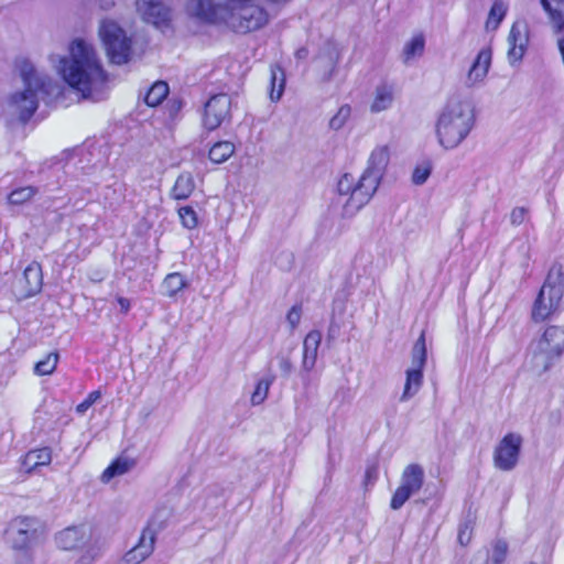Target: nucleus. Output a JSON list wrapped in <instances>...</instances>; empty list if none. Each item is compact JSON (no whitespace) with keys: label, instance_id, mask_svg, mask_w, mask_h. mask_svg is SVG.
<instances>
[{"label":"nucleus","instance_id":"obj_1","mask_svg":"<svg viewBox=\"0 0 564 564\" xmlns=\"http://www.w3.org/2000/svg\"><path fill=\"white\" fill-rule=\"evenodd\" d=\"M58 63L56 68L65 83L79 91L84 98L102 100L108 89V75L91 44L83 39L74 40L69 45V56L51 57Z\"/></svg>","mask_w":564,"mask_h":564},{"label":"nucleus","instance_id":"obj_2","mask_svg":"<svg viewBox=\"0 0 564 564\" xmlns=\"http://www.w3.org/2000/svg\"><path fill=\"white\" fill-rule=\"evenodd\" d=\"M390 161L388 145H379L372 150L368 166L358 181L351 174H344L337 184L338 203L343 205L345 216H352L369 203L386 172Z\"/></svg>","mask_w":564,"mask_h":564},{"label":"nucleus","instance_id":"obj_3","mask_svg":"<svg viewBox=\"0 0 564 564\" xmlns=\"http://www.w3.org/2000/svg\"><path fill=\"white\" fill-rule=\"evenodd\" d=\"M15 69L24 87L9 96L7 111L26 123L39 108L40 98L58 93V86L46 74L37 70L28 58H18Z\"/></svg>","mask_w":564,"mask_h":564},{"label":"nucleus","instance_id":"obj_4","mask_svg":"<svg viewBox=\"0 0 564 564\" xmlns=\"http://www.w3.org/2000/svg\"><path fill=\"white\" fill-rule=\"evenodd\" d=\"M475 124V112L468 101L449 100L436 122L438 143L446 150L457 148L470 133Z\"/></svg>","mask_w":564,"mask_h":564},{"label":"nucleus","instance_id":"obj_5","mask_svg":"<svg viewBox=\"0 0 564 564\" xmlns=\"http://www.w3.org/2000/svg\"><path fill=\"white\" fill-rule=\"evenodd\" d=\"M230 8L229 29L236 33H248L264 26L269 21L262 0H226Z\"/></svg>","mask_w":564,"mask_h":564},{"label":"nucleus","instance_id":"obj_6","mask_svg":"<svg viewBox=\"0 0 564 564\" xmlns=\"http://www.w3.org/2000/svg\"><path fill=\"white\" fill-rule=\"evenodd\" d=\"M55 542L59 549L66 551L86 546L76 564H93L102 553V545L99 541H93V529L88 524L65 528L55 535Z\"/></svg>","mask_w":564,"mask_h":564},{"label":"nucleus","instance_id":"obj_7","mask_svg":"<svg viewBox=\"0 0 564 564\" xmlns=\"http://www.w3.org/2000/svg\"><path fill=\"white\" fill-rule=\"evenodd\" d=\"M40 521L34 517H18L13 519L7 529L8 541L18 552V564H31V545L36 540Z\"/></svg>","mask_w":564,"mask_h":564},{"label":"nucleus","instance_id":"obj_8","mask_svg":"<svg viewBox=\"0 0 564 564\" xmlns=\"http://www.w3.org/2000/svg\"><path fill=\"white\" fill-rule=\"evenodd\" d=\"M170 517L171 511L167 508L158 509L148 527L142 531L138 544L123 555L121 564H140L143 562L153 552L158 530L164 527Z\"/></svg>","mask_w":564,"mask_h":564},{"label":"nucleus","instance_id":"obj_9","mask_svg":"<svg viewBox=\"0 0 564 564\" xmlns=\"http://www.w3.org/2000/svg\"><path fill=\"white\" fill-rule=\"evenodd\" d=\"M99 36L111 63L126 64L131 55V40L113 21L105 20L99 28Z\"/></svg>","mask_w":564,"mask_h":564},{"label":"nucleus","instance_id":"obj_10","mask_svg":"<svg viewBox=\"0 0 564 564\" xmlns=\"http://www.w3.org/2000/svg\"><path fill=\"white\" fill-rule=\"evenodd\" d=\"M534 362L546 371L564 351V327L550 326L532 346Z\"/></svg>","mask_w":564,"mask_h":564},{"label":"nucleus","instance_id":"obj_11","mask_svg":"<svg viewBox=\"0 0 564 564\" xmlns=\"http://www.w3.org/2000/svg\"><path fill=\"white\" fill-rule=\"evenodd\" d=\"M563 294L564 285L560 274L553 278L550 273L533 304L532 319L538 323L549 318L558 308Z\"/></svg>","mask_w":564,"mask_h":564},{"label":"nucleus","instance_id":"obj_12","mask_svg":"<svg viewBox=\"0 0 564 564\" xmlns=\"http://www.w3.org/2000/svg\"><path fill=\"white\" fill-rule=\"evenodd\" d=\"M186 13L206 24H226L229 28L230 8L226 0H187Z\"/></svg>","mask_w":564,"mask_h":564},{"label":"nucleus","instance_id":"obj_13","mask_svg":"<svg viewBox=\"0 0 564 564\" xmlns=\"http://www.w3.org/2000/svg\"><path fill=\"white\" fill-rule=\"evenodd\" d=\"M424 480L425 471L420 464L412 463L405 466L400 477V484L392 495L391 509H401L412 496L422 489Z\"/></svg>","mask_w":564,"mask_h":564},{"label":"nucleus","instance_id":"obj_14","mask_svg":"<svg viewBox=\"0 0 564 564\" xmlns=\"http://www.w3.org/2000/svg\"><path fill=\"white\" fill-rule=\"evenodd\" d=\"M523 438L518 433L506 434L494 451V465L502 471L513 470L519 462Z\"/></svg>","mask_w":564,"mask_h":564},{"label":"nucleus","instance_id":"obj_15","mask_svg":"<svg viewBox=\"0 0 564 564\" xmlns=\"http://www.w3.org/2000/svg\"><path fill=\"white\" fill-rule=\"evenodd\" d=\"M231 98L229 95L217 94L212 96L205 104L204 127L209 131L220 127L229 118Z\"/></svg>","mask_w":564,"mask_h":564},{"label":"nucleus","instance_id":"obj_16","mask_svg":"<svg viewBox=\"0 0 564 564\" xmlns=\"http://www.w3.org/2000/svg\"><path fill=\"white\" fill-rule=\"evenodd\" d=\"M137 9L145 22L156 28L169 26L171 9L160 0H137Z\"/></svg>","mask_w":564,"mask_h":564},{"label":"nucleus","instance_id":"obj_17","mask_svg":"<svg viewBox=\"0 0 564 564\" xmlns=\"http://www.w3.org/2000/svg\"><path fill=\"white\" fill-rule=\"evenodd\" d=\"M529 43L528 28L523 22L513 23L510 33L508 35V59L511 65L519 63Z\"/></svg>","mask_w":564,"mask_h":564},{"label":"nucleus","instance_id":"obj_18","mask_svg":"<svg viewBox=\"0 0 564 564\" xmlns=\"http://www.w3.org/2000/svg\"><path fill=\"white\" fill-rule=\"evenodd\" d=\"M491 55L489 47H484L478 52L465 79L467 87H475L485 80L491 65Z\"/></svg>","mask_w":564,"mask_h":564},{"label":"nucleus","instance_id":"obj_19","mask_svg":"<svg viewBox=\"0 0 564 564\" xmlns=\"http://www.w3.org/2000/svg\"><path fill=\"white\" fill-rule=\"evenodd\" d=\"M395 87L393 83L381 82L379 83L372 93V100L370 102V111L372 113H379L390 109L394 101Z\"/></svg>","mask_w":564,"mask_h":564},{"label":"nucleus","instance_id":"obj_20","mask_svg":"<svg viewBox=\"0 0 564 564\" xmlns=\"http://www.w3.org/2000/svg\"><path fill=\"white\" fill-rule=\"evenodd\" d=\"M23 283L24 296L30 297L39 293L43 285V275L41 264L36 261L31 262L23 271L20 280Z\"/></svg>","mask_w":564,"mask_h":564},{"label":"nucleus","instance_id":"obj_21","mask_svg":"<svg viewBox=\"0 0 564 564\" xmlns=\"http://www.w3.org/2000/svg\"><path fill=\"white\" fill-rule=\"evenodd\" d=\"M322 341V334L318 330L310 332L303 341V360L302 368L305 371H311L317 359V351Z\"/></svg>","mask_w":564,"mask_h":564},{"label":"nucleus","instance_id":"obj_22","mask_svg":"<svg viewBox=\"0 0 564 564\" xmlns=\"http://www.w3.org/2000/svg\"><path fill=\"white\" fill-rule=\"evenodd\" d=\"M52 462V449L41 447L29 451L21 459V468L30 474L39 467L47 466Z\"/></svg>","mask_w":564,"mask_h":564},{"label":"nucleus","instance_id":"obj_23","mask_svg":"<svg viewBox=\"0 0 564 564\" xmlns=\"http://www.w3.org/2000/svg\"><path fill=\"white\" fill-rule=\"evenodd\" d=\"M189 285V281L180 272L169 273L162 284L161 292L169 299H176L177 295Z\"/></svg>","mask_w":564,"mask_h":564},{"label":"nucleus","instance_id":"obj_24","mask_svg":"<svg viewBox=\"0 0 564 564\" xmlns=\"http://www.w3.org/2000/svg\"><path fill=\"white\" fill-rule=\"evenodd\" d=\"M423 386V370L409 368L405 371V383L400 402H406L419 393Z\"/></svg>","mask_w":564,"mask_h":564},{"label":"nucleus","instance_id":"obj_25","mask_svg":"<svg viewBox=\"0 0 564 564\" xmlns=\"http://www.w3.org/2000/svg\"><path fill=\"white\" fill-rule=\"evenodd\" d=\"M195 189V181L189 172H183L176 178L171 195L174 199H187Z\"/></svg>","mask_w":564,"mask_h":564},{"label":"nucleus","instance_id":"obj_26","mask_svg":"<svg viewBox=\"0 0 564 564\" xmlns=\"http://www.w3.org/2000/svg\"><path fill=\"white\" fill-rule=\"evenodd\" d=\"M425 47V39L423 34L414 35L409 42L404 44L402 51V61L404 64H410L413 59L420 57Z\"/></svg>","mask_w":564,"mask_h":564},{"label":"nucleus","instance_id":"obj_27","mask_svg":"<svg viewBox=\"0 0 564 564\" xmlns=\"http://www.w3.org/2000/svg\"><path fill=\"white\" fill-rule=\"evenodd\" d=\"M285 88V74L284 70L280 66L271 67V78H270V99L272 101H278L283 95Z\"/></svg>","mask_w":564,"mask_h":564},{"label":"nucleus","instance_id":"obj_28","mask_svg":"<svg viewBox=\"0 0 564 564\" xmlns=\"http://www.w3.org/2000/svg\"><path fill=\"white\" fill-rule=\"evenodd\" d=\"M235 144L230 141L216 142L209 150V160L220 164L226 162L235 153Z\"/></svg>","mask_w":564,"mask_h":564},{"label":"nucleus","instance_id":"obj_29","mask_svg":"<svg viewBox=\"0 0 564 564\" xmlns=\"http://www.w3.org/2000/svg\"><path fill=\"white\" fill-rule=\"evenodd\" d=\"M426 365V344H425V334L421 333L420 337L413 345L411 351V367L412 369L424 370Z\"/></svg>","mask_w":564,"mask_h":564},{"label":"nucleus","instance_id":"obj_30","mask_svg":"<svg viewBox=\"0 0 564 564\" xmlns=\"http://www.w3.org/2000/svg\"><path fill=\"white\" fill-rule=\"evenodd\" d=\"M169 90V85L165 82L154 83L144 96L145 104L150 107L160 105L167 97Z\"/></svg>","mask_w":564,"mask_h":564},{"label":"nucleus","instance_id":"obj_31","mask_svg":"<svg viewBox=\"0 0 564 564\" xmlns=\"http://www.w3.org/2000/svg\"><path fill=\"white\" fill-rule=\"evenodd\" d=\"M543 9L558 28L564 26V0H541Z\"/></svg>","mask_w":564,"mask_h":564},{"label":"nucleus","instance_id":"obj_32","mask_svg":"<svg viewBox=\"0 0 564 564\" xmlns=\"http://www.w3.org/2000/svg\"><path fill=\"white\" fill-rule=\"evenodd\" d=\"M126 185L121 182H115L107 186L104 192V198L110 207L120 205L124 199Z\"/></svg>","mask_w":564,"mask_h":564},{"label":"nucleus","instance_id":"obj_33","mask_svg":"<svg viewBox=\"0 0 564 564\" xmlns=\"http://www.w3.org/2000/svg\"><path fill=\"white\" fill-rule=\"evenodd\" d=\"M131 467V464L126 458H118L112 462L102 473L101 480L104 482L110 481L113 477L126 474Z\"/></svg>","mask_w":564,"mask_h":564},{"label":"nucleus","instance_id":"obj_34","mask_svg":"<svg viewBox=\"0 0 564 564\" xmlns=\"http://www.w3.org/2000/svg\"><path fill=\"white\" fill-rule=\"evenodd\" d=\"M507 4L503 1L497 0L490 8L488 19L486 22L487 29H497L507 13Z\"/></svg>","mask_w":564,"mask_h":564},{"label":"nucleus","instance_id":"obj_35","mask_svg":"<svg viewBox=\"0 0 564 564\" xmlns=\"http://www.w3.org/2000/svg\"><path fill=\"white\" fill-rule=\"evenodd\" d=\"M57 362H58V354L50 352L45 356L44 359H42L35 364L34 372L37 376L51 375L56 369Z\"/></svg>","mask_w":564,"mask_h":564},{"label":"nucleus","instance_id":"obj_36","mask_svg":"<svg viewBox=\"0 0 564 564\" xmlns=\"http://www.w3.org/2000/svg\"><path fill=\"white\" fill-rule=\"evenodd\" d=\"M36 193L33 186L19 187L9 194V203L12 205H21L30 200Z\"/></svg>","mask_w":564,"mask_h":564},{"label":"nucleus","instance_id":"obj_37","mask_svg":"<svg viewBox=\"0 0 564 564\" xmlns=\"http://www.w3.org/2000/svg\"><path fill=\"white\" fill-rule=\"evenodd\" d=\"M351 108L348 105H343L339 107L337 112L329 120V128L333 130L341 129L347 120L350 118Z\"/></svg>","mask_w":564,"mask_h":564},{"label":"nucleus","instance_id":"obj_38","mask_svg":"<svg viewBox=\"0 0 564 564\" xmlns=\"http://www.w3.org/2000/svg\"><path fill=\"white\" fill-rule=\"evenodd\" d=\"M178 216L182 225L187 229L197 227L198 219L196 212L191 206H183L178 209Z\"/></svg>","mask_w":564,"mask_h":564},{"label":"nucleus","instance_id":"obj_39","mask_svg":"<svg viewBox=\"0 0 564 564\" xmlns=\"http://www.w3.org/2000/svg\"><path fill=\"white\" fill-rule=\"evenodd\" d=\"M270 384H271V380H268V379H260L258 381L256 389L251 395V403L253 405H259L265 400L268 392H269Z\"/></svg>","mask_w":564,"mask_h":564},{"label":"nucleus","instance_id":"obj_40","mask_svg":"<svg viewBox=\"0 0 564 564\" xmlns=\"http://www.w3.org/2000/svg\"><path fill=\"white\" fill-rule=\"evenodd\" d=\"M432 166L430 162H424L417 165L413 172L412 181L416 185L424 184L431 175Z\"/></svg>","mask_w":564,"mask_h":564},{"label":"nucleus","instance_id":"obj_41","mask_svg":"<svg viewBox=\"0 0 564 564\" xmlns=\"http://www.w3.org/2000/svg\"><path fill=\"white\" fill-rule=\"evenodd\" d=\"M508 552V544L505 541L498 540L492 549L491 561L494 564H502L506 560Z\"/></svg>","mask_w":564,"mask_h":564},{"label":"nucleus","instance_id":"obj_42","mask_svg":"<svg viewBox=\"0 0 564 564\" xmlns=\"http://www.w3.org/2000/svg\"><path fill=\"white\" fill-rule=\"evenodd\" d=\"M100 398L101 393L99 390L91 391L86 399L76 406V412L84 415Z\"/></svg>","mask_w":564,"mask_h":564},{"label":"nucleus","instance_id":"obj_43","mask_svg":"<svg viewBox=\"0 0 564 564\" xmlns=\"http://www.w3.org/2000/svg\"><path fill=\"white\" fill-rule=\"evenodd\" d=\"M302 316V310L299 305H294L291 307L286 315V321L290 324L291 329H295L297 325L300 324Z\"/></svg>","mask_w":564,"mask_h":564},{"label":"nucleus","instance_id":"obj_44","mask_svg":"<svg viewBox=\"0 0 564 564\" xmlns=\"http://www.w3.org/2000/svg\"><path fill=\"white\" fill-rule=\"evenodd\" d=\"M279 369L283 376H289L292 372L293 365L288 356L279 355Z\"/></svg>","mask_w":564,"mask_h":564},{"label":"nucleus","instance_id":"obj_45","mask_svg":"<svg viewBox=\"0 0 564 564\" xmlns=\"http://www.w3.org/2000/svg\"><path fill=\"white\" fill-rule=\"evenodd\" d=\"M527 215V209L524 207H517L511 213V223L513 225H520L523 223Z\"/></svg>","mask_w":564,"mask_h":564},{"label":"nucleus","instance_id":"obj_46","mask_svg":"<svg viewBox=\"0 0 564 564\" xmlns=\"http://www.w3.org/2000/svg\"><path fill=\"white\" fill-rule=\"evenodd\" d=\"M469 541H470V533L468 532L467 525L465 528L460 527L459 532H458V542L462 545H466V544H468Z\"/></svg>","mask_w":564,"mask_h":564},{"label":"nucleus","instance_id":"obj_47","mask_svg":"<svg viewBox=\"0 0 564 564\" xmlns=\"http://www.w3.org/2000/svg\"><path fill=\"white\" fill-rule=\"evenodd\" d=\"M117 303L120 306L121 313H123V314L128 313L130 311V308H131L130 300L126 299L123 296H118L117 297Z\"/></svg>","mask_w":564,"mask_h":564},{"label":"nucleus","instance_id":"obj_48","mask_svg":"<svg viewBox=\"0 0 564 564\" xmlns=\"http://www.w3.org/2000/svg\"><path fill=\"white\" fill-rule=\"evenodd\" d=\"M115 6V0H100V7L105 10Z\"/></svg>","mask_w":564,"mask_h":564},{"label":"nucleus","instance_id":"obj_49","mask_svg":"<svg viewBox=\"0 0 564 564\" xmlns=\"http://www.w3.org/2000/svg\"><path fill=\"white\" fill-rule=\"evenodd\" d=\"M174 106L176 107V109H180L181 108V102L180 101H174Z\"/></svg>","mask_w":564,"mask_h":564},{"label":"nucleus","instance_id":"obj_50","mask_svg":"<svg viewBox=\"0 0 564 564\" xmlns=\"http://www.w3.org/2000/svg\"><path fill=\"white\" fill-rule=\"evenodd\" d=\"M337 59H338V55H336V58H335V59L332 57V64H333V66L336 64Z\"/></svg>","mask_w":564,"mask_h":564},{"label":"nucleus","instance_id":"obj_51","mask_svg":"<svg viewBox=\"0 0 564 564\" xmlns=\"http://www.w3.org/2000/svg\"><path fill=\"white\" fill-rule=\"evenodd\" d=\"M297 55H299V56H303L302 51H297Z\"/></svg>","mask_w":564,"mask_h":564},{"label":"nucleus","instance_id":"obj_52","mask_svg":"<svg viewBox=\"0 0 564 564\" xmlns=\"http://www.w3.org/2000/svg\"><path fill=\"white\" fill-rule=\"evenodd\" d=\"M297 55H299V56H303L302 51H297Z\"/></svg>","mask_w":564,"mask_h":564}]
</instances>
